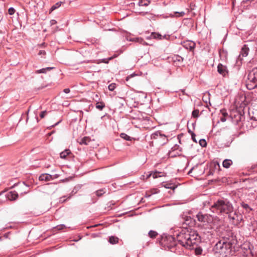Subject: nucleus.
<instances>
[{
  "mask_svg": "<svg viewBox=\"0 0 257 257\" xmlns=\"http://www.w3.org/2000/svg\"><path fill=\"white\" fill-rule=\"evenodd\" d=\"M176 239L181 245L191 249V246L200 241V237L194 231L183 228L176 234Z\"/></svg>",
  "mask_w": 257,
  "mask_h": 257,
  "instance_id": "f257e3e1",
  "label": "nucleus"
},
{
  "mask_svg": "<svg viewBox=\"0 0 257 257\" xmlns=\"http://www.w3.org/2000/svg\"><path fill=\"white\" fill-rule=\"evenodd\" d=\"M234 241L231 240H219L214 246L213 250L215 253L218 254V257L232 255L234 252Z\"/></svg>",
  "mask_w": 257,
  "mask_h": 257,
  "instance_id": "f03ea898",
  "label": "nucleus"
},
{
  "mask_svg": "<svg viewBox=\"0 0 257 257\" xmlns=\"http://www.w3.org/2000/svg\"><path fill=\"white\" fill-rule=\"evenodd\" d=\"M233 207L232 204L227 199H219L211 206V210L216 213L228 214L232 211Z\"/></svg>",
  "mask_w": 257,
  "mask_h": 257,
  "instance_id": "7ed1b4c3",
  "label": "nucleus"
},
{
  "mask_svg": "<svg viewBox=\"0 0 257 257\" xmlns=\"http://www.w3.org/2000/svg\"><path fill=\"white\" fill-rule=\"evenodd\" d=\"M257 70L253 69L250 72L248 75V82L246 84V87L249 90L257 87V78L255 76V73Z\"/></svg>",
  "mask_w": 257,
  "mask_h": 257,
  "instance_id": "20e7f679",
  "label": "nucleus"
},
{
  "mask_svg": "<svg viewBox=\"0 0 257 257\" xmlns=\"http://www.w3.org/2000/svg\"><path fill=\"white\" fill-rule=\"evenodd\" d=\"M228 218L230 221L234 225H238L242 220V216L241 214L236 212V211H231L228 214Z\"/></svg>",
  "mask_w": 257,
  "mask_h": 257,
  "instance_id": "39448f33",
  "label": "nucleus"
},
{
  "mask_svg": "<svg viewBox=\"0 0 257 257\" xmlns=\"http://www.w3.org/2000/svg\"><path fill=\"white\" fill-rule=\"evenodd\" d=\"M242 254L244 257H253V247L249 243H244L241 247Z\"/></svg>",
  "mask_w": 257,
  "mask_h": 257,
  "instance_id": "423d86ee",
  "label": "nucleus"
},
{
  "mask_svg": "<svg viewBox=\"0 0 257 257\" xmlns=\"http://www.w3.org/2000/svg\"><path fill=\"white\" fill-rule=\"evenodd\" d=\"M198 220L203 223H210L212 220L211 215L207 214H203L200 212L196 215Z\"/></svg>",
  "mask_w": 257,
  "mask_h": 257,
  "instance_id": "0eeeda50",
  "label": "nucleus"
},
{
  "mask_svg": "<svg viewBox=\"0 0 257 257\" xmlns=\"http://www.w3.org/2000/svg\"><path fill=\"white\" fill-rule=\"evenodd\" d=\"M151 138L152 139H157L159 140L160 139H164V142L163 144H165L167 142V139L165 135L162 134L160 132L157 131L154 133L152 134L151 136Z\"/></svg>",
  "mask_w": 257,
  "mask_h": 257,
  "instance_id": "6e6552de",
  "label": "nucleus"
},
{
  "mask_svg": "<svg viewBox=\"0 0 257 257\" xmlns=\"http://www.w3.org/2000/svg\"><path fill=\"white\" fill-rule=\"evenodd\" d=\"M6 196L8 199L11 201H13L17 199L18 194L16 191H12L8 192Z\"/></svg>",
  "mask_w": 257,
  "mask_h": 257,
  "instance_id": "1a4fd4ad",
  "label": "nucleus"
},
{
  "mask_svg": "<svg viewBox=\"0 0 257 257\" xmlns=\"http://www.w3.org/2000/svg\"><path fill=\"white\" fill-rule=\"evenodd\" d=\"M217 71L220 74L222 75L223 76H225L228 73L226 67L225 66L221 64H218L217 66Z\"/></svg>",
  "mask_w": 257,
  "mask_h": 257,
  "instance_id": "9d476101",
  "label": "nucleus"
},
{
  "mask_svg": "<svg viewBox=\"0 0 257 257\" xmlns=\"http://www.w3.org/2000/svg\"><path fill=\"white\" fill-rule=\"evenodd\" d=\"M52 179V176L48 174H43L40 176L39 180L41 181H49Z\"/></svg>",
  "mask_w": 257,
  "mask_h": 257,
  "instance_id": "9b49d317",
  "label": "nucleus"
},
{
  "mask_svg": "<svg viewBox=\"0 0 257 257\" xmlns=\"http://www.w3.org/2000/svg\"><path fill=\"white\" fill-rule=\"evenodd\" d=\"M53 69H54V67H46V68H42V69L38 70L36 71L35 73L37 74L46 73V72L48 71H50V70H52Z\"/></svg>",
  "mask_w": 257,
  "mask_h": 257,
  "instance_id": "f8f14e48",
  "label": "nucleus"
},
{
  "mask_svg": "<svg viewBox=\"0 0 257 257\" xmlns=\"http://www.w3.org/2000/svg\"><path fill=\"white\" fill-rule=\"evenodd\" d=\"M232 164V162L231 160L225 159L223 161L222 165L223 167L225 168H228Z\"/></svg>",
  "mask_w": 257,
  "mask_h": 257,
  "instance_id": "ddd939ff",
  "label": "nucleus"
},
{
  "mask_svg": "<svg viewBox=\"0 0 257 257\" xmlns=\"http://www.w3.org/2000/svg\"><path fill=\"white\" fill-rule=\"evenodd\" d=\"M171 17H182L185 15V12H174L173 14H170Z\"/></svg>",
  "mask_w": 257,
  "mask_h": 257,
  "instance_id": "4468645a",
  "label": "nucleus"
},
{
  "mask_svg": "<svg viewBox=\"0 0 257 257\" xmlns=\"http://www.w3.org/2000/svg\"><path fill=\"white\" fill-rule=\"evenodd\" d=\"M129 41H135V42L143 44V45L146 44V43L141 38H134V39H130Z\"/></svg>",
  "mask_w": 257,
  "mask_h": 257,
  "instance_id": "2eb2a0df",
  "label": "nucleus"
},
{
  "mask_svg": "<svg viewBox=\"0 0 257 257\" xmlns=\"http://www.w3.org/2000/svg\"><path fill=\"white\" fill-rule=\"evenodd\" d=\"M163 186L166 188L171 189L173 190L175 189V188L177 187V186H175V185L170 183H165L164 185H163Z\"/></svg>",
  "mask_w": 257,
  "mask_h": 257,
  "instance_id": "dca6fc26",
  "label": "nucleus"
},
{
  "mask_svg": "<svg viewBox=\"0 0 257 257\" xmlns=\"http://www.w3.org/2000/svg\"><path fill=\"white\" fill-rule=\"evenodd\" d=\"M173 60L174 62H183L184 59L179 55H175L173 57Z\"/></svg>",
  "mask_w": 257,
  "mask_h": 257,
  "instance_id": "f3484780",
  "label": "nucleus"
},
{
  "mask_svg": "<svg viewBox=\"0 0 257 257\" xmlns=\"http://www.w3.org/2000/svg\"><path fill=\"white\" fill-rule=\"evenodd\" d=\"M70 153L69 150H65L64 151L60 153V157L61 158H66V157Z\"/></svg>",
  "mask_w": 257,
  "mask_h": 257,
  "instance_id": "a211bd4d",
  "label": "nucleus"
},
{
  "mask_svg": "<svg viewBox=\"0 0 257 257\" xmlns=\"http://www.w3.org/2000/svg\"><path fill=\"white\" fill-rule=\"evenodd\" d=\"M104 107L105 104L102 102H98L96 104V108L100 110H102Z\"/></svg>",
  "mask_w": 257,
  "mask_h": 257,
  "instance_id": "6ab92c4d",
  "label": "nucleus"
},
{
  "mask_svg": "<svg viewBox=\"0 0 257 257\" xmlns=\"http://www.w3.org/2000/svg\"><path fill=\"white\" fill-rule=\"evenodd\" d=\"M241 54L243 57H246L248 54V48L244 46L241 51Z\"/></svg>",
  "mask_w": 257,
  "mask_h": 257,
  "instance_id": "aec40b11",
  "label": "nucleus"
},
{
  "mask_svg": "<svg viewBox=\"0 0 257 257\" xmlns=\"http://www.w3.org/2000/svg\"><path fill=\"white\" fill-rule=\"evenodd\" d=\"M118 238L116 237L111 236L109 237V242L111 244H115L118 242Z\"/></svg>",
  "mask_w": 257,
  "mask_h": 257,
  "instance_id": "412c9836",
  "label": "nucleus"
},
{
  "mask_svg": "<svg viewBox=\"0 0 257 257\" xmlns=\"http://www.w3.org/2000/svg\"><path fill=\"white\" fill-rule=\"evenodd\" d=\"M62 3L61 2H58L56 4H55L54 5H53L51 7V8L50 9V12H51L53 11L54 10H56V9L59 8L61 6Z\"/></svg>",
  "mask_w": 257,
  "mask_h": 257,
  "instance_id": "4be33fe9",
  "label": "nucleus"
},
{
  "mask_svg": "<svg viewBox=\"0 0 257 257\" xmlns=\"http://www.w3.org/2000/svg\"><path fill=\"white\" fill-rule=\"evenodd\" d=\"M149 236L152 238H155L158 235V233L156 231L153 230H150L148 233Z\"/></svg>",
  "mask_w": 257,
  "mask_h": 257,
  "instance_id": "5701e85b",
  "label": "nucleus"
},
{
  "mask_svg": "<svg viewBox=\"0 0 257 257\" xmlns=\"http://www.w3.org/2000/svg\"><path fill=\"white\" fill-rule=\"evenodd\" d=\"M20 187L21 189H24V188L26 189L24 190V192H21V193L22 194H26V193H27L28 192V187L26 185V184L24 183H23L22 184H21V185L20 186Z\"/></svg>",
  "mask_w": 257,
  "mask_h": 257,
  "instance_id": "b1692460",
  "label": "nucleus"
},
{
  "mask_svg": "<svg viewBox=\"0 0 257 257\" xmlns=\"http://www.w3.org/2000/svg\"><path fill=\"white\" fill-rule=\"evenodd\" d=\"M120 137L126 141H130L131 140V138L128 136L127 135L124 134V133H121L120 135Z\"/></svg>",
  "mask_w": 257,
  "mask_h": 257,
  "instance_id": "393cba45",
  "label": "nucleus"
},
{
  "mask_svg": "<svg viewBox=\"0 0 257 257\" xmlns=\"http://www.w3.org/2000/svg\"><path fill=\"white\" fill-rule=\"evenodd\" d=\"M192 115L195 118L198 117L199 116V110L198 109H194L192 112Z\"/></svg>",
  "mask_w": 257,
  "mask_h": 257,
  "instance_id": "a878e982",
  "label": "nucleus"
},
{
  "mask_svg": "<svg viewBox=\"0 0 257 257\" xmlns=\"http://www.w3.org/2000/svg\"><path fill=\"white\" fill-rule=\"evenodd\" d=\"M89 142V139L87 137H84L81 140L80 144L87 145Z\"/></svg>",
  "mask_w": 257,
  "mask_h": 257,
  "instance_id": "bb28decb",
  "label": "nucleus"
},
{
  "mask_svg": "<svg viewBox=\"0 0 257 257\" xmlns=\"http://www.w3.org/2000/svg\"><path fill=\"white\" fill-rule=\"evenodd\" d=\"M227 115V113L226 112H224L223 111L222 112V116L220 117V120L222 122H224L226 121V116Z\"/></svg>",
  "mask_w": 257,
  "mask_h": 257,
  "instance_id": "cd10ccee",
  "label": "nucleus"
},
{
  "mask_svg": "<svg viewBox=\"0 0 257 257\" xmlns=\"http://www.w3.org/2000/svg\"><path fill=\"white\" fill-rule=\"evenodd\" d=\"M241 206L245 209L247 211H249L251 209L249 207L247 204L242 202L241 203Z\"/></svg>",
  "mask_w": 257,
  "mask_h": 257,
  "instance_id": "c85d7f7f",
  "label": "nucleus"
},
{
  "mask_svg": "<svg viewBox=\"0 0 257 257\" xmlns=\"http://www.w3.org/2000/svg\"><path fill=\"white\" fill-rule=\"evenodd\" d=\"M202 249L201 247H198L195 248V253L196 255H200L202 253Z\"/></svg>",
  "mask_w": 257,
  "mask_h": 257,
  "instance_id": "c756f323",
  "label": "nucleus"
},
{
  "mask_svg": "<svg viewBox=\"0 0 257 257\" xmlns=\"http://www.w3.org/2000/svg\"><path fill=\"white\" fill-rule=\"evenodd\" d=\"M115 57H116V56H114L113 57H109L107 59H103L101 60V62L104 63H108V62L110 60H112L113 58H114Z\"/></svg>",
  "mask_w": 257,
  "mask_h": 257,
  "instance_id": "7c9ffc66",
  "label": "nucleus"
},
{
  "mask_svg": "<svg viewBox=\"0 0 257 257\" xmlns=\"http://www.w3.org/2000/svg\"><path fill=\"white\" fill-rule=\"evenodd\" d=\"M152 36L154 38L159 39H161L162 37V36L160 34L156 33H153L152 34Z\"/></svg>",
  "mask_w": 257,
  "mask_h": 257,
  "instance_id": "2f4dec72",
  "label": "nucleus"
},
{
  "mask_svg": "<svg viewBox=\"0 0 257 257\" xmlns=\"http://www.w3.org/2000/svg\"><path fill=\"white\" fill-rule=\"evenodd\" d=\"M115 87L116 86L115 83H111L108 86V89L111 91H113L115 89Z\"/></svg>",
  "mask_w": 257,
  "mask_h": 257,
  "instance_id": "473e14b6",
  "label": "nucleus"
},
{
  "mask_svg": "<svg viewBox=\"0 0 257 257\" xmlns=\"http://www.w3.org/2000/svg\"><path fill=\"white\" fill-rule=\"evenodd\" d=\"M199 144L203 147H206L207 145L206 142L204 139H201L199 141Z\"/></svg>",
  "mask_w": 257,
  "mask_h": 257,
  "instance_id": "72a5a7b5",
  "label": "nucleus"
},
{
  "mask_svg": "<svg viewBox=\"0 0 257 257\" xmlns=\"http://www.w3.org/2000/svg\"><path fill=\"white\" fill-rule=\"evenodd\" d=\"M104 193L103 190H99L96 191V195L98 196H101L103 193Z\"/></svg>",
  "mask_w": 257,
  "mask_h": 257,
  "instance_id": "f704fd0d",
  "label": "nucleus"
},
{
  "mask_svg": "<svg viewBox=\"0 0 257 257\" xmlns=\"http://www.w3.org/2000/svg\"><path fill=\"white\" fill-rule=\"evenodd\" d=\"M8 12H9V14L10 15H12L15 13V10L13 8H9Z\"/></svg>",
  "mask_w": 257,
  "mask_h": 257,
  "instance_id": "c9c22d12",
  "label": "nucleus"
},
{
  "mask_svg": "<svg viewBox=\"0 0 257 257\" xmlns=\"http://www.w3.org/2000/svg\"><path fill=\"white\" fill-rule=\"evenodd\" d=\"M65 227V226L64 224H61L60 225H58L57 226V228L58 230H61Z\"/></svg>",
  "mask_w": 257,
  "mask_h": 257,
  "instance_id": "e433bc0d",
  "label": "nucleus"
},
{
  "mask_svg": "<svg viewBox=\"0 0 257 257\" xmlns=\"http://www.w3.org/2000/svg\"><path fill=\"white\" fill-rule=\"evenodd\" d=\"M195 134L194 133H192V135H191V137H192V139L193 140V141L195 142H197V141L195 139Z\"/></svg>",
  "mask_w": 257,
  "mask_h": 257,
  "instance_id": "4c0bfd02",
  "label": "nucleus"
},
{
  "mask_svg": "<svg viewBox=\"0 0 257 257\" xmlns=\"http://www.w3.org/2000/svg\"><path fill=\"white\" fill-rule=\"evenodd\" d=\"M47 112L46 111H43L42 112H41V114H40V117L41 118H43L44 117V116H45Z\"/></svg>",
  "mask_w": 257,
  "mask_h": 257,
  "instance_id": "58836bf2",
  "label": "nucleus"
},
{
  "mask_svg": "<svg viewBox=\"0 0 257 257\" xmlns=\"http://www.w3.org/2000/svg\"><path fill=\"white\" fill-rule=\"evenodd\" d=\"M51 26L54 25L57 23V21L55 20H51L50 22Z\"/></svg>",
  "mask_w": 257,
  "mask_h": 257,
  "instance_id": "ea45409f",
  "label": "nucleus"
},
{
  "mask_svg": "<svg viewBox=\"0 0 257 257\" xmlns=\"http://www.w3.org/2000/svg\"><path fill=\"white\" fill-rule=\"evenodd\" d=\"M234 103L236 106H238V105H241V103H240L239 101H238L237 98L235 99Z\"/></svg>",
  "mask_w": 257,
  "mask_h": 257,
  "instance_id": "a19ab883",
  "label": "nucleus"
},
{
  "mask_svg": "<svg viewBox=\"0 0 257 257\" xmlns=\"http://www.w3.org/2000/svg\"><path fill=\"white\" fill-rule=\"evenodd\" d=\"M38 54H39V55H45V54H46V52H45V51L41 50V51H39V52Z\"/></svg>",
  "mask_w": 257,
  "mask_h": 257,
  "instance_id": "79ce46f5",
  "label": "nucleus"
},
{
  "mask_svg": "<svg viewBox=\"0 0 257 257\" xmlns=\"http://www.w3.org/2000/svg\"><path fill=\"white\" fill-rule=\"evenodd\" d=\"M70 91V89L69 88H65L64 89L63 92L65 93H68Z\"/></svg>",
  "mask_w": 257,
  "mask_h": 257,
  "instance_id": "37998d69",
  "label": "nucleus"
},
{
  "mask_svg": "<svg viewBox=\"0 0 257 257\" xmlns=\"http://www.w3.org/2000/svg\"><path fill=\"white\" fill-rule=\"evenodd\" d=\"M153 177L154 178H156L158 177L157 173H154L152 174Z\"/></svg>",
  "mask_w": 257,
  "mask_h": 257,
  "instance_id": "c03bdc74",
  "label": "nucleus"
},
{
  "mask_svg": "<svg viewBox=\"0 0 257 257\" xmlns=\"http://www.w3.org/2000/svg\"><path fill=\"white\" fill-rule=\"evenodd\" d=\"M150 3V2L149 1L147 3H143V6H148Z\"/></svg>",
  "mask_w": 257,
  "mask_h": 257,
  "instance_id": "a18cd8bd",
  "label": "nucleus"
},
{
  "mask_svg": "<svg viewBox=\"0 0 257 257\" xmlns=\"http://www.w3.org/2000/svg\"><path fill=\"white\" fill-rule=\"evenodd\" d=\"M240 98H241V103H242L245 100V96H242L240 97Z\"/></svg>",
  "mask_w": 257,
  "mask_h": 257,
  "instance_id": "49530a36",
  "label": "nucleus"
},
{
  "mask_svg": "<svg viewBox=\"0 0 257 257\" xmlns=\"http://www.w3.org/2000/svg\"><path fill=\"white\" fill-rule=\"evenodd\" d=\"M176 245V243H175V242L174 241V243H172V244L170 245V246H169V248H171L172 247H173V246L175 245Z\"/></svg>",
  "mask_w": 257,
  "mask_h": 257,
  "instance_id": "de8ad7c7",
  "label": "nucleus"
},
{
  "mask_svg": "<svg viewBox=\"0 0 257 257\" xmlns=\"http://www.w3.org/2000/svg\"><path fill=\"white\" fill-rule=\"evenodd\" d=\"M159 141H160V142L161 143H162V144H163V142H164V141H164V139H159Z\"/></svg>",
  "mask_w": 257,
  "mask_h": 257,
  "instance_id": "09e8293b",
  "label": "nucleus"
},
{
  "mask_svg": "<svg viewBox=\"0 0 257 257\" xmlns=\"http://www.w3.org/2000/svg\"><path fill=\"white\" fill-rule=\"evenodd\" d=\"M168 239L169 240H173L174 239V238L173 237H172L171 236H170L168 237Z\"/></svg>",
  "mask_w": 257,
  "mask_h": 257,
  "instance_id": "8fccbe9b",
  "label": "nucleus"
},
{
  "mask_svg": "<svg viewBox=\"0 0 257 257\" xmlns=\"http://www.w3.org/2000/svg\"><path fill=\"white\" fill-rule=\"evenodd\" d=\"M139 5L140 6H143V2L142 1H140L139 2Z\"/></svg>",
  "mask_w": 257,
  "mask_h": 257,
  "instance_id": "3c124183",
  "label": "nucleus"
},
{
  "mask_svg": "<svg viewBox=\"0 0 257 257\" xmlns=\"http://www.w3.org/2000/svg\"><path fill=\"white\" fill-rule=\"evenodd\" d=\"M188 132L189 133H190L191 135H192V133H193V132H192L190 130H188Z\"/></svg>",
  "mask_w": 257,
  "mask_h": 257,
  "instance_id": "603ef678",
  "label": "nucleus"
},
{
  "mask_svg": "<svg viewBox=\"0 0 257 257\" xmlns=\"http://www.w3.org/2000/svg\"><path fill=\"white\" fill-rule=\"evenodd\" d=\"M152 174H149V175L148 176V177H150Z\"/></svg>",
  "mask_w": 257,
  "mask_h": 257,
  "instance_id": "864d4df0",
  "label": "nucleus"
},
{
  "mask_svg": "<svg viewBox=\"0 0 257 257\" xmlns=\"http://www.w3.org/2000/svg\"><path fill=\"white\" fill-rule=\"evenodd\" d=\"M194 125H195V123H193V125L194 126Z\"/></svg>",
  "mask_w": 257,
  "mask_h": 257,
  "instance_id": "5fc2aeb1",
  "label": "nucleus"
}]
</instances>
